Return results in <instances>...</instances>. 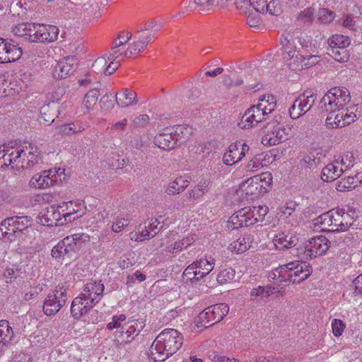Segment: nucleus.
<instances>
[{"instance_id": "1", "label": "nucleus", "mask_w": 362, "mask_h": 362, "mask_svg": "<svg viewBox=\"0 0 362 362\" xmlns=\"http://www.w3.org/2000/svg\"><path fill=\"white\" fill-rule=\"evenodd\" d=\"M182 343L183 337L177 329H165L157 336L150 347V361H165L179 350Z\"/></svg>"}, {"instance_id": "2", "label": "nucleus", "mask_w": 362, "mask_h": 362, "mask_svg": "<svg viewBox=\"0 0 362 362\" xmlns=\"http://www.w3.org/2000/svg\"><path fill=\"white\" fill-rule=\"evenodd\" d=\"M105 286L101 281L91 280L83 286L81 293L76 297L71 305L72 316L78 319L87 315L102 298Z\"/></svg>"}, {"instance_id": "3", "label": "nucleus", "mask_w": 362, "mask_h": 362, "mask_svg": "<svg viewBox=\"0 0 362 362\" xmlns=\"http://www.w3.org/2000/svg\"><path fill=\"white\" fill-rule=\"evenodd\" d=\"M192 134L188 126L179 125L164 129L154 137V144L165 151H170L185 142Z\"/></svg>"}, {"instance_id": "4", "label": "nucleus", "mask_w": 362, "mask_h": 362, "mask_svg": "<svg viewBox=\"0 0 362 362\" xmlns=\"http://www.w3.org/2000/svg\"><path fill=\"white\" fill-rule=\"evenodd\" d=\"M311 267L305 262L293 261L280 265L269 276L272 279L278 276L280 281H289L293 284L300 283L310 276Z\"/></svg>"}, {"instance_id": "5", "label": "nucleus", "mask_w": 362, "mask_h": 362, "mask_svg": "<svg viewBox=\"0 0 362 362\" xmlns=\"http://www.w3.org/2000/svg\"><path fill=\"white\" fill-rule=\"evenodd\" d=\"M267 213V206L244 207L230 217L228 227L237 229L252 226L259 221H262Z\"/></svg>"}, {"instance_id": "6", "label": "nucleus", "mask_w": 362, "mask_h": 362, "mask_svg": "<svg viewBox=\"0 0 362 362\" xmlns=\"http://www.w3.org/2000/svg\"><path fill=\"white\" fill-rule=\"evenodd\" d=\"M89 240V235L83 233L66 236L52 248V256L55 259L71 258L81 248L82 243Z\"/></svg>"}, {"instance_id": "7", "label": "nucleus", "mask_w": 362, "mask_h": 362, "mask_svg": "<svg viewBox=\"0 0 362 362\" xmlns=\"http://www.w3.org/2000/svg\"><path fill=\"white\" fill-rule=\"evenodd\" d=\"M350 93L344 87H334L331 88L320 100L319 109L321 112H336L337 110L349 103Z\"/></svg>"}, {"instance_id": "8", "label": "nucleus", "mask_w": 362, "mask_h": 362, "mask_svg": "<svg viewBox=\"0 0 362 362\" xmlns=\"http://www.w3.org/2000/svg\"><path fill=\"white\" fill-rule=\"evenodd\" d=\"M68 299L67 288L64 284H59L45 299L43 312L47 316L55 315L66 304Z\"/></svg>"}, {"instance_id": "9", "label": "nucleus", "mask_w": 362, "mask_h": 362, "mask_svg": "<svg viewBox=\"0 0 362 362\" xmlns=\"http://www.w3.org/2000/svg\"><path fill=\"white\" fill-rule=\"evenodd\" d=\"M228 312L229 306L226 303L211 305L199 314L197 325L198 327H209L221 321Z\"/></svg>"}, {"instance_id": "10", "label": "nucleus", "mask_w": 362, "mask_h": 362, "mask_svg": "<svg viewBox=\"0 0 362 362\" xmlns=\"http://www.w3.org/2000/svg\"><path fill=\"white\" fill-rule=\"evenodd\" d=\"M317 98V93L308 89L300 94L289 108V114L292 119H298L308 112L314 105Z\"/></svg>"}, {"instance_id": "11", "label": "nucleus", "mask_w": 362, "mask_h": 362, "mask_svg": "<svg viewBox=\"0 0 362 362\" xmlns=\"http://www.w3.org/2000/svg\"><path fill=\"white\" fill-rule=\"evenodd\" d=\"M18 141H10L0 146V168L11 166L15 169L16 162L19 163L23 148L18 147Z\"/></svg>"}, {"instance_id": "12", "label": "nucleus", "mask_w": 362, "mask_h": 362, "mask_svg": "<svg viewBox=\"0 0 362 362\" xmlns=\"http://www.w3.org/2000/svg\"><path fill=\"white\" fill-rule=\"evenodd\" d=\"M214 259L209 261L201 258L189 264L184 271L183 276L190 281H199L209 274L214 269Z\"/></svg>"}, {"instance_id": "13", "label": "nucleus", "mask_w": 362, "mask_h": 362, "mask_svg": "<svg viewBox=\"0 0 362 362\" xmlns=\"http://www.w3.org/2000/svg\"><path fill=\"white\" fill-rule=\"evenodd\" d=\"M31 42L49 43L57 40L59 35V28L52 25L34 23L31 30Z\"/></svg>"}, {"instance_id": "14", "label": "nucleus", "mask_w": 362, "mask_h": 362, "mask_svg": "<svg viewBox=\"0 0 362 362\" xmlns=\"http://www.w3.org/2000/svg\"><path fill=\"white\" fill-rule=\"evenodd\" d=\"M354 107L344 110L340 108L335 112H329L326 124L332 128H341L354 122L357 115L354 112Z\"/></svg>"}, {"instance_id": "15", "label": "nucleus", "mask_w": 362, "mask_h": 362, "mask_svg": "<svg viewBox=\"0 0 362 362\" xmlns=\"http://www.w3.org/2000/svg\"><path fill=\"white\" fill-rule=\"evenodd\" d=\"M18 147L22 148L23 151L19 158V163L16 162L15 169H30L38 164L40 159V154L37 147L30 144H21L18 142Z\"/></svg>"}, {"instance_id": "16", "label": "nucleus", "mask_w": 362, "mask_h": 362, "mask_svg": "<svg viewBox=\"0 0 362 362\" xmlns=\"http://www.w3.org/2000/svg\"><path fill=\"white\" fill-rule=\"evenodd\" d=\"M18 147L22 148L23 151L19 158V163L16 162L15 169H30L38 164L40 159V154L37 147L30 144H21L18 142Z\"/></svg>"}, {"instance_id": "17", "label": "nucleus", "mask_w": 362, "mask_h": 362, "mask_svg": "<svg viewBox=\"0 0 362 362\" xmlns=\"http://www.w3.org/2000/svg\"><path fill=\"white\" fill-rule=\"evenodd\" d=\"M153 35V34L149 32L147 28L137 30L134 35V40L133 43L120 55L129 58L133 54L141 52L150 43Z\"/></svg>"}, {"instance_id": "18", "label": "nucleus", "mask_w": 362, "mask_h": 362, "mask_svg": "<svg viewBox=\"0 0 362 362\" xmlns=\"http://www.w3.org/2000/svg\"><path fill=\"white\" fill-rule=\"evenodd\" d=\"M66 206L67 204L64 203L58 206L52 205L42 210L37 217V223L47 226L59 224L62 220V212H64V208Z\"/></svg>"}, {"instance_id": "19", "label": "nucleus", "mask_w": 362, "mask_h": 362, "mask_svg": "<svg viewBox=\"0 0 362 362\" xmlns=\"http://www.w3.org/2000/svg\"><path fill=\"white\" fill-rule=\"evenodd\" d=\"M276 102L273 95H264L257 105L250 107L258 122L266 120L268 115L276 108Z\"/></svg>"}, {"instance_id": "20", "label": "nucleus", "mask_w": 362, "mask_h": 362, "mask_svg": "<svg viewBox=\"0 0 362 362\" xmlns=\"http://www.w3.org/2000/svg\"><path fill=\"white\" fill-rule=\"evenodd\" d=\"M22 54L21 47L13 40L0 38V63L15 62L20 59Z\"/></svg>"}, {"instance_id": "21", "label": "nucleus", "mask_w": 362, "mask_h": 362, "mask_svg": "<svg viewBox=\"0 0 362 362\" xmlns=\"http://www.w3.org/2000/svg\"><path fill=\"white\" fill-rule=\"evenodd\" d=\"M329 240L323 235L311 238L305 247L306 259H313L325 254L329 247Z\"/></svg>"}, {"instance_id": "22", "label": "nucleus", "mask_w": 362, "mask_h": 362, "mask_svg": "<svg viewBox=\"0 0 362 362\" xmlns=\"http://www.w3.org/2000/svg\"><path fill=\"white\" fill-rule=\"evenodd\" d=\"M250 147L245 143L237 141L231 144L228 151L223 154V161L227 165H233L242 160Z\"/></svg>"}, {"instance_id": "23", "label": "nucleus", "mask_w": 362, "mask_h": 362, "mask_svg": "<svg viewBox=\"0 0 362 362\" xmlns=\"http://www.w3.org/2000/svg\"><path fill=\"white\" fill-rule=\"evenodd\" d=\"M320 62V57L313 54L310 51L299 50L294 59L290 63L293 69H308Z\"/></svg>"}, {"instance_id": "24", "label": "nucleus", "mask_w": 362, "mask_h": 362, "mask_svg": "<svg viewBox=\"0 0 362 362\" xmlns=\"http://www.w3.org/2000/svg\"><path fill=\"white\" fill-rule=\"evenodd\" d=\"M76 65L77 59L76 57L71 56L64 58L55 66L53 76L58 79L65 78L76 71Z\"/></svg>"}, {"instance_id": "25", "label": "nucleus", "mask_w": 362, "mask_h": 362, "mask_svg": "<svg viewBox=\"0 0 362 362\" xmlns=\"http://www.w3.org/2000/svg\"><path fill=\"white\" fill-rule=\"evenodd\" d=\"M267 133L262 136V143L264 146H274L279 144L288 139V130L286 128L275 127L269 131L268 127Z\"/></svg>"}, {"instance_id": "26", "label": "nucleus", "mask_w": 362, "mask_h": 362, "mask_svg": "<svg viewBox=\"0 0 362 362\" xmlns=\"http://www.w3.org/2000/svg\"><path fill=\"white\" fill-rule=\"evenodd\" d=\"M273 242L276 249L285 250L294 247L298 243V238L291 231H284L277 233L274 237Z\"/></svg>"}, {"instance_id": "27", "label": "nucleus", "mask_w": 362, "mask_h": 362, "mask_svg": "<svg viewBox=\"0 0 362 362\" xmlns=\"http://www.w3.org/2000/svg\"><path fill=\"white\" fill-rule=\"evenodd\" d=\"M353 223L354 218H349L345 209H336L334 214V227H332L331 230L345 231Z\"/></svg>"}, {"instance_id": "28", "label": "nucleus", "mask_w": 362, "mask_h": 362, "mask_svg": "<svg viewBox=\"0 0 362 362\" xmlns=\"http://www.w3.org/2000/svg\"><path fill=\"white\" fill-rule=\"evenodd\" d=\"M55 171L52 169L44 170L40 175L33 177L31 184L35 187L46 188L57 184V178L54 177Z\"/></svg>"}, {"instance_id": "29", "label": "nucleus", "mask_w": 362, "mask_h": 362, "mask_svg": "<svg viewBox=\"0 0 362 362\" xmlns=\"http://www.w3.org/2000/svg\"><path fill=\"white\" fill-rule=\"evenodd\" d=\"M282 45L283 55L284 59H294L298 53V45L296 39L293 35H287L281 40Z\"/></svg>"}, {"instance_id": "30", "label": "nucleus", "mask_w": 362, "mask_h": 362, "mask_svg": "<svg viewBox=\"0 0 362 362\" xmlns=\"http://www.w3.org/2000/svg\"><path fill=\"white\" fill-rule=\"evenodd\" d=\"M257 180L258 178L250 177L243 185L242 190L246 195L250 196L251 199L265 193V187L259 185Z\"/></svg>"}, {"instance_id": "31", "label": "nucleus", "mask_w": 362, "mask_h": 362, "mask_svg": "<svg viewBox=\"0 0 362 362\" xmlns=\"http://www.w3.org/2000/svg\"><path fill=\"white\" fill-rule=\"evenodd\" d=\"M189 184V177L187 175H180L170 182L165 189L168 195H176L184 192Z\"/></svg>"}, {"instance_id": "32", "label": "nucleus", "mask_w": 362, "mask_h": 362, "mask_svg": "<svg viewBox=\"0 0 362 362\" xmlns=\"http://www.w3.org/2000/svg\"><path fill=\"white\" fill-rule=\"evenodd\" d=\"M13 218H7L0 223V239L13 241L19 237L13 225Z\"/></svg>"}, {"instance_id": "33", "label": "nucleus", "mask_w": 362, "mask_h": 362, "mask_svg": "<svg viewBox=\"0 0 362 362\" xmlns=\"http://www.w3.org/2000/svg\"><path fill=\"white\" fill-rule=\"evenodd\" d=\"M160 222L157 218H151L145 221L139 227V233L144 239H149L156 235Z\"/></svg>"}, {"instance_id": "34", "label": "nucleus", "mask_w": 362, "mask_h": 362, "mask_svg": "<svg viewBox=\"0 0 362 362\" xmlns=\"http://www.w3.org/2000/svg\"><path fill=\"white\" fill-rule=\"evenodd\" d=\"M209 182L206 181H201L188 190L184 197L189 202L199 200L209 191Z\"/></svg>"}, {"instance_id": "35", "label": "nucleus", "mask_w": 362, "mask_h": 362, "mask_svg": "<svg viewBox=\"0 0 362 362\" xmlns=\"http://www.w3.org/2000/svg\"><path fill=\"white\" fill-rule=\"evenodd\" d=\"M116 102L121 107L133 105L137 103L136 94L132 90L122 89L119 93L116 94Z\"/></svg>"}, {"instance_id": "36", "label": "nucleus", "mask_w": 362, "mask_h": 362, "mask_svg": "<svg viewBox=\"0 0 362 362\" xmlns=\"http://www.w3.org/2000/svg\"><path fill=\"white\" fill-rule=\"evenodd\" d=\"M343 173L342 168H339L334 163H329L323 168L321 173V179L324 182H331L339 177Z\"/></svg>"}, {"instance_id": "37", "label": "nucleus", "mask_w": 362, "mask_h": 362, "mask_svg": "<svg viewBox=\"0 0 362 362\" xmlns=\"http://www.w3.org/2000/svg\"><path fill=\"white\" fill-rule=\"evenodd\" d=\"M334 209H332L320 215L315 220V225L320 226L322 230L332 231V227H334Z\"/></svg>"}, {"instance_id": "38", "label": "nucleus", "mask_w": 362, "mask_h": 362, "mask_svg": "<svg viewBox=\"0 0 362 362\" xmlns=\"http://www.w3.org/2000/svg\"><path fill=\"white\" fill-rule=\"evenodd\" d=\"M251 236L250 235L240 237L232 242L228 248L233 252L243 253L250 247Z\"/></svg>"}, {"instance_id": "39", "label": "nucleus", "mask_w": 362, "mask_h": 362, "mask_svg": "<svg viewBox=\"0 0 362 362\" xmlns=\"http://www.w3.org/2000/svg\"><path fill=\"white\" fill-rule=\"evenodd\" d=\"M361 181L357 175L348 176L339 180L335 188L339 192L350 191L354 189Z\"/></svg>"}, {"instance_id": "40", "label": "nucleus", "mask_w": 362, "mask_h": 362, "mask_svg": "<svg viewBox=\"0 0 362 362\" xmlns=\"http://www.w3.org/2000/svg\"><path fill=\"white\" fill-rule=\"evenodd\" d=\"M258 123L255 114L252 112L251 108L249 107L245 112L238 124L240 129H248L256 127Z\"/></svg>"}, {"instance_id": "41", "label": "nucleus", "mask_w": 362, "mask_h": 362, "mask_svg": "<svg viewBox=\"0 0 362 362\" xmlns=\"http://www.w3.org/2000/svg\"><path fill=\"white\" fill-rule=\"evenodd\" d=\"M144 327L145 323L143 319H133L129 320L125 327L122 326V329L123 331L125 329L126 333L130 337L132 335H138Z\"/></svg>"}, {"instance_id": "42", "label": "nucleus", "mask_w": 362, "mask_h": 362, "mask_svg": "<svg viewBox=\"0 0 362 362\" xmlns=\"http://www.w3.org/2000/svg\"><path fill=\"white\" fill-rule=\"evenodd\" d=\"M57 111L55 104L52 103L44 105L41 107L40 112L43 120L48 124H52L55 119Z\"/></svg>"}, {"instance_id": "43", "label": "nucleus", "mask_w": 362, "mask_h": 362, "mask_svg": "<svg viewBox=\"0 0 362 362\" xmlns=\"http://www.w3.org/2000/svg\"><path fill=\"white\" fill-rule=\"evenodd\" d=\"M33 26L34 23H18L13 28L12 32L15 35L19 37H25V39L29 40V38H31L32 37L31 30H33Z\"/></svg>"}, {"instance_id": "44", "label": "nucleus", "mask_w": 362, "mask_h": 362, "mask_svg": "<svg viewBox=\"0 0 362 362\" xmlns=\"http://www.w3.org/2000/svg\"><path fill=\"white\" fill-rule=\"evenodd\" d=\"M14 333L13 329L9 325L7 320L0 321V337L3 338L4 344L8 346L11 343L12 338L13 337Z\"/></svg>"}, {"instance_id": "45", "label": "nucleus", "mask_w": 362, "mask_h": 362, "mask_svg": "<svg viewBox=\"0 0 362 362\" xmlns=\"http://www.w3.org/2000/svg\"><path fill=\"white\" fill-rule=\"evenodd\" d=\"M289 2H282L281 0H267L264 13L273 16H279L282 12V7Z\"/></svg>"}, {"instance_id": "46", "label": "nucleus", "mask_w": 362, "mask_h": 362, "mask_svg": "<svg viewBox=\"0 0 362 362\" xmlns=\"http://www.w3.org/2000/svg\"><path fill=\"white\" fill-rule=\"evenodd\" d=\"M328 42L330 47L346 48L350 45L351 40L347 36L336 34L329 38Z\"/></svg>"}, {"instance_id": "47", "label": "nucleus", "mask_w": 362, "mask_h": 362, "mask_svg": "<svg viewBox=\"0 0 362 362\" xmlns=\"http://www.w3.org/2000/svg\"><path fill=\"white\" fill-rule=\"evenodd\" d=\"M10 218H13V225L15 226V229L18 236L21 235L24 230L27 229L28 226H30L32 221V218L29 216H13Z\"/></svg>"}, {"instance_id": "48", "label": "nucleus", "mask_w": 362, "mask_h": 362, "mask_svg": "<svg viewBox=\"0 0 362 362\" xmlns=\"http://www.w3.org/2000/svg\"><path fill=\"white\" fill-rule=\"evenodd\" d=\"M100 91L98 88L90 90L85 95L83 105L88 109H91L97 103Z\"/></svg>"}, {"instance_id": "49", "label": "nucleus", "mask_w": 362, "mask_h": 362, "mask_svg": "<svg viewBox=\"0 0 362 362\" xmlns=\"http://www.w3.org/2000/svg\"><path fill=\"white\" fill-rule=\"evenodd\" d=\"M331 55L334 59L340 63L348 62L349 53L346 48L331 47Z\"/></svg>"}, {"instance_id": "50", "label": "nucleus", "mask_w": 362, "mask_h": 362, "mask_svg": "<svg viewBox=\"0 0 362 362\" xmlns=\"http://www.w3.org/2000/svg\"><path fill=\"white\" fill-rule=\"evenodd\" d=\"M160 247H163L165 245L164 250L169 253H177L182 251L184 249V247L180 241H173L168 240L166 243H164L163 240H160Z\"/></svg>"}, {"instance_id": "51", "label": "nucleus", "mask_w": 362, "mask_h": 362, "mask_svg": "<svg viewBox=\"0 0 362 362\" xmlns=\"http://www.w3.org/2000/svg\"><path fill=\"white\" fill-rule=\"evenodd\" d=\"M314 15L315 9L308 7L298 13L297 20L302 24H311L314 20Z\"/></svg>"}, {"instance_id": "52", "label": "nucleus", "mask_w": 362, "mask_h": 362, "mask_svg": "<svg viewBox=\"0 0 362 362\" xmlns=\"http://www.w3.org/2000/svg\"><path fill=\"white\" fill-rule=\"evenodd\" d=\"M335 17V13L326 8H320L317 13V20L324 24L332 23Z\"/></svg>"}, {"instance_id": "53", "label": "nucleus", "mask_w": 362, "mask_h": 362, "mask_svg": "<svg viewBox=\"0 0 362 362\" xmlns=\"http://www.w3.org/2000/svg\"><path fill=\"white\" fill-rule=\"evenodd\" d=\"M129 224V218L127 214H120L117 216L115 221L113 222L112 230L115 233H119Z\"/></svg>"}, {"instance_id": "54", "label": "nucleus", "mask_w": 362, "mask_h": 362, "mask_svg": "<svg viewBox=\"0 0 362 362\" xmlns=\"http://www.w3.org/2000/svg\"><path fill=\"white\" fill-rule=\"evenodd\" d=\"M117 51H115L114 52H111L108 56L107 59L110 61L108 65L106 64V69L105 74L107 76L111 75L113 74L120 66V62H115V60L118 58V56L116 55Z\"/></svg>"}, {"instance_id": "55", "label": "nucleus", "mask_w": 362, "mask_h": 362, "mask_svg": "<svg viewBox=\"0 0 362 362\" xmlns=\"http://www.w3.org/2000/svg\"><path fill=\"white\" fill-rule=\"evenodd\" d=\"M235 275V270L231 267H229L222 269L217 275L216 279L220 284H223L228 281L233 280Z\"/></svg>"}, {"instance_id": "56", "label": "nucleus", "mask_w": 362, "mask_h": 362, "mask_svg": "<svg viewBox=\"0 0 362 362\" xmlns=\"http://www.w3.org/2000/svg\"><path fill=\"white\" fill-rule=\"evenodd\" d=\"M355 160L356 158L352 152H346L344 153L340 160L341 168H342L344 172L351 169V168L354 165Z\"/></svg>"}, {"instance_id": "57", "label": "nucleus", "mask_w": 362, "mask_h": 362, "mask_svg": "<svg viewBox=\"0 0 362 362\" xmlns=\"http://www.w3.org/2000/svg\"><path fill=\"white\" fill-rule=\"evenodd\" d=\"M21 269L15 265H12L11 267H7L4 272V277L6 279V283H12L15 279L20 276L21 274Z\"/></svg>"}, {"instance_id": "58", "label": "nucleus", "mask_w": 362, "mask_h": 362, "mask_svg": "<svg viewBox=\"0 0 362 362\" xmlns=\"http://www.w3.org/2000/svg\"><path fill=\"white\" fill-rule=\"evenodd\" d=\"M107 60L105 57H98L92 65L93 71L96 74H105Z\"/></svg>"}, {"instance_id": "59", "label": "nucleus", "mask_w": 362, "mask_h": 362, "mask_svg": "<svg viewBox=\"0 0 362 362\" xmlns=\"http://www.w3.org/2000/svg\"><path fill=\"white\" fill-rule=\"evenodd\" d=\"M253 178H258V184L262 185V187H265V193L267 192V189L270 185L272 180V177L269 173H264L260 175H257L252 177Z\"/></svg>"}, {"instance_id": "60", "label": "nucleus", "mask_w": 362, "mask_h": 362, "mask_svg": "<svg viewBox=\"0 0 362 362\" xmlns=\"http://www.w3.org/2000/svg\"><path fill=\"white\" fill-rule=\"evenodd\" d=\"M296 39V44L298 46V51L303 50V51H311L312 49V43L311 41L308 39H306L304 36L300 35V36L294 37Z\"/></svg>"}, {"instance_id": "61", "label": "nucleus", "mask_w": 362, "mask_h": 362, "mask_svg": "<svg viewBox=\"0 0 362 362\" xmlns=\"http://www.w3.org/2000/svg\"><path fill=\"white\" fill-rule=\"evenodd\" d=\"M332 327L333 334L335 337H339L342 334V332H344V330L346 327V325L341 320L334 319L332 321Z\"/></svg>"}, {"instance_id": "62", "label": "nucleus", "mask_w": 362, "mask_h": 362, "mask_svg": "<svg viewBox=\"0 0 362 362\" xmlns=\"http://www.w3.org/2000/svg\"><path fill=\"white\" fill-rule=\"evenodd\" d=\"M126 320L127 317L124 314H121L119 315H114L112 317V321L107 325V328L109 330L119 328L121 327L122 322H124Z\"/></svg>"}, {"instance_id": "63", "label": "nucleus", "mask_w": 362, "mask_h": 362, "mask_svg": "<svg viewBox=\"0 0 362 362\" xmlns=\"http://www.w3.org/2000/svg\"><path fill=\"white\" fill-rule=\"evenodd\" d=\"M296 206V204L295 202H287L286 204L279 208V214H281L283 216L287 218L294 213Z\"/></svg>"}, {"instance_id": "64", "label": "nucleus", "mask_w": 362, "mask_h": 362, "mask_svg": "<svg viewBox=\"0 0 362 362\" xmlns=\"http://www.w3.org/2000/svg\"><path fill=\"white\" fill-rule=\"evenodd\" d=\"M350 290L354 291L356 295H362V274L358 275L349 286Z\"/></svg>"}]
</instances>
